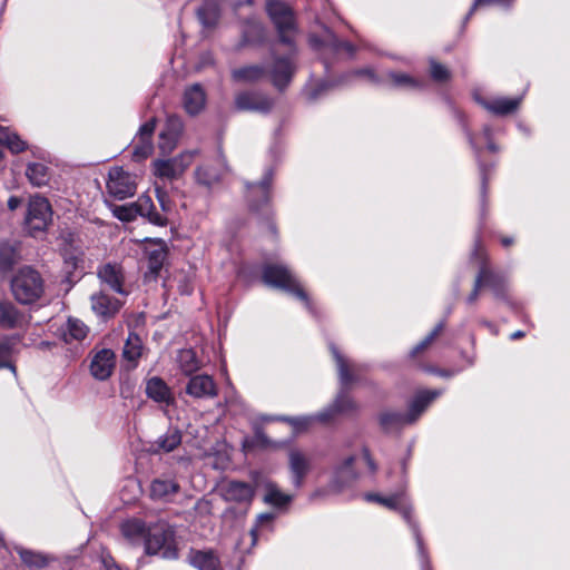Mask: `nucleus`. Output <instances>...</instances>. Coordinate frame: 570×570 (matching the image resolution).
Instances as JSON below:
<instances>
[{
  "mask_svg": "<svg viewBox=\"0 0 570 570\" xmlns=\"http://www.w3.org/2000/svg\"><path fill=\"white\" fill-rule=\"evenodd\" d=\"M444 328V323L443 322H440L434 328L433 331L421 342L419 343L412 351H411V356H415L417 353H420L421 351H423L424 348H426L433 341L434 338L442 332V330Z\"/></svg>",
  "mask_w": 570,
  "mask_h": 570,
  "instance_id": "54",
  "label": "nucleus"
},
{
  "mask_svg": "<svg viewBox=\"0 0 570 570\" xmlns=\"http://www.w3.org/2000/svg\"><path fill=\"white\" fill-rule=\"evenodd\" d=\"M430 75L436 82H444L450 79V70L434 59L430 60Z\"/></svg>",
  "mask_w": 570,
  "mask_h": 570,
  "instance_id": "51",
  "label": "nucleus"
},
{
  "mask_svg": "<svg viewBox=\"0 0 570 570\" xmlns=\"http://www.w3.org/2000/svg\"><path fill=\"white\" fill-rule=\"evenodd\" d=\"M364 499L368 502H376L379 504H382L390 510L397 511L404 518L410 529L412 530V533L416 542L421 570H432L431 560L429 557V552L425 548L419 523L413 519V509L411 504L407 502L405 494L403 492H400L389 497H382L377 493H365Z\"/></svg>",
  "mask_w": 570,
  "mask_h": 570,
  "instance_id": "1",
  "label": "nucleus"
},
{
  "mask_svg": "<svg viewBox=\"0 0 570 570\" xmlns=\"http://www.w3.org/2000/svg\"><path fill=\"white\" fill-rule=\"evenodd\" d=\"M141 350L142 343L140 337L136 333H129L122 351L124 358L136 363L141 356Z\"/></svg>",
  "mask_w": 570,
  "mask_h": 570,
  "instance_id": "43",
  "label": "nucleus"
},
{
  "mask_svg": "<svg viewBox=\"0 0 570 570\" xmlns=\"http://www.w3.org/2000/svg\"><path fill=\"white\" fill-rule=\"evenodd\" d=\"M273 104V99L256 91H242L235 97V106L238 110L267 114L271 111Z\"/></svg>",
  "mask_w": 570,
  "mask_h": 570,
  "instance_id": "16",
  "label": "nucleus"
},
{
  "mask_svg": "<svg viewBox=\"0 0 570 570\" xmlns=\"http://www.w3.org/2000/svg\"><path fill=\"white\" fill-rule=\"evenodd\" d=\"M120 531L130 544H144L149 531V524L147 525L145 521L132 518L120 524Z\"/></svg>",
  "mask_w": 570,
  "mask_h": 570,
  "instance_id": "29",
  "label": "nucleus"
},
{
  "mask_svg": "<svg viewBox=\"0 0 570 570\" xmlns=\"http://www.w3.org/2000/svg\"><path fill=\"white\" fill-rule=\"evenodd\" d=\"M11 291L19 303L32 304L45 292L43 279L39 272L31 267L20 268L11 279Z\"/></svg>",
  "mask_w": 570,
  "mask_h": 570,
  "instance_id": "6",
  "label": "nucleus"
},
{
  "mask_svg": "<svg viewBox=\"0 0 570 570\" xmlns=\"http://www.w3.org/2000/svg\"><path fill=\"white\" fill-rule=\"evenodd\" d=\"M266 13L277 31L278 42L293 47V35L297 31L294 10L283 0H267Z\"/></svg>",
  "mask_w": 570,
  "mask_h": 570,
  "instance_id": "5",
  "label": "nucleus"
},
{
  "mask_svg": "<svg viewBox=\"0 0 570 570\" xmlns=\"http://www.w3.org/2000/svg\"><path fill=\"white\" fill-rule=\"evenodd\" d=\"M153 149V140L138 138V140L135 142L132 155L137 159H145L151 155Z\"/></svg>",
  "mask_w": 570,
  "mask_h": 570,
  "instance_id": "53",
  "label": "nucleus"
},
{
  "mask_svg": "<svg viewBox=\"0 0 570 570\" xmlns=\"http://www.w3.org/2000/svg\"><path fill=\"white\" fill-rule=\"evenodd\" d=\"M230 77L235 82L254 83L266 77V69L262 65H247L233 69Z\"/></svg>",
  "mask_w": 570,
  "mask_h": 570,
  "instance_id": "34",
  "label": "nucleus"
},
{
  "mask_svg": "<svg viewBox=\"0 0 570 570\" xmlns=\"http://www.w3.org/2000/svg\"><path fill=\"white\" fill-rule=\"evenodd\" d=\"M283 421L293 425L297 431L306 430L313 420H316L315 416H284Z\"/></svg>",
  "mask_w": 570,
  "mask_h": 570,
  "instance_id": "56",
  "label": "nucleus"
},
{
  "mask_svg": "<svg viewBox=\"0 0 570 570\" xmlns=\"http://www.w3.org/2000/svg\"><path fill=\"white\" fill-rule=\"evenodd\" d=\"M480 248H481V235L478 234L476 237H475L474 249H473L472 255L476 256Z\"/></svg>",
  "mask_w": 570,
  "mask_h": 570,
  "instance_id": "64",
  "label": "nucleus"
},
{
  "mask_svg": "<svg viewBox=\"0 0 570 570\" xmlns=\"http://www.w3.org/2000/svg\"><path fill=\"white\" fill-rule=\"evenodd\" d=\"M147 554H160L161 558L174 560L178 558L175 543V530L165 520H158L149 524V531L144 542Z\"/></svg>",
  "mask_w": 570,
  "mask_h": 570,
  "instance_id": "4",
  "label": "nucleus"
},
{
  "mask_svg": "<svg viewBox=\"0 0 570 570\" xmlns=\"http://www.w3.org/2000/svg\"><path fill=\"white\" fill-rule=\"evenodd\" d=\"M442 394L441 390H421L410 401L407 411V423L414 424L425 412L430 404Z\"/></svg>",
  "mask_w": 570,
  "mask_h": 570,
  "instance_id": "19",
  "label": "nucleus"
},
{
  "mask_svg": "<svg viewBox=\"0 0 570 570\" xmlns=\"http://www.w3.org/2000/svg\"><path fill=\"white\" fill-rule=\"evenodd\" d=\"M17 553L24 564L30 568H43L47 566V558L39 553L24 548H17Z\"/></svg>",
  "mask_w": 570,
  "mask_h": 570,
  "instance_id": "46",
  "label": "nucleus"
},
{
  "mask_svg": "<svg viewBox=\"0 0 570 570\" xmlns=\"http://www.w3.org/2000/svg\"><path fill=\"white\" fill-rule=\"evenodd\" d=\"M197 150L184 151L167 159H155L151 163V170L155 177L161 180L173 181L179 179L190 166Z\"/></svg>",
  "mask_w": 570,
  "mask_h": 570,
  "instance_id": "8",
  "label": "nucleus"
},
{
  "mask_svg": "<svg viewBox=\"0 0 570 570\" xmlns=\"http://www.w3.org/2000/svg\"><path fill=\"white\" fill-rule=\"evenodd\" d=\"M184 130L183 119L177 115H168L159 132L158 148L161 154H170L177 146Z\"/></svg>",
  "mask_w": 570,
  "mask_h": 570,
  "instance_id": "13",
  "label": "nucleus"
},
{
  "mask_svg": "<svg viewBox=\"0 0 570 570\" xmlns=\"http://www.w3.org/2000/svg\"><path fill=\"white\" fill-rule=\"evenodd\" d=\"M331 87V85L328 83H322L315 90H313L311 94H309V99L311 100H315L320 95L321 92L327 90L328 88Z\"/></svg>",
  "mask_w": 570,
  "mask_h": 570,
  "instance_id": "62",
  "label": "nucleus"
},
{
  "mask_svg": "<svg viewBox=\"0 0 570 570\" xmlns=\"http://www.w3.org/2000/svg\"><path fill=\"white\" fill-rule=\"evenodd\" d=\"M187 559L198 570H223L219 556L212 549H190Z\"/></svg>",
  "mask_w": 570,
  "mask_h": 570,
  "instance_id": "27",
  "label": "nucleus"
},
{
  "mask_svg": "<svg viewBox=\"0 0 570 570\" xmlns=\"http://www.w3.org/2000/svg\"><path fill=\"white\" fill-rule=\"evenodd\" d=\"M156 443L164 452H171L181 443V433L178 429H169Z\"/></svg>",
  "mask_w": 570,
  "mask_h": 570,
  "instance_id": "45",
  "label": "nucleus"
},
{
  "mask_svg": "<svg viewBox=\"0 0 570 570\" xmlns=\"http://www.w3.org/2000/svg\"><path fill=\"white\" fill-rule=\"evenodd\" d=\"M106 188L109 196L122 200L135 195L137 184L131 174L121 167H115L109 170Z\"/></svg>",
  "mask_w": 570,
  "mask_h": 570,
  "instance_id": "10",
  "label": "nucleus"
},
{
  "mask_svg": "<svg viewBox=\"0 0 570 570\" xmlns=\"http://www.w3.org/2000/svg\"><path fill=\"white\" fill-rule=\"evenodd\" d=\"M146 256L148 267L147 274L156 278L159 275L167 257V247L165 242L160 239L148 246L146 248Z\"/></svg>",
  "mask_w": 570,
  "mask_h": 570,
  "instance_id": "30",
  "label": "nucleus"
},
{
  "mask_svg": "<svg viewBox=\"0 0 570 570\" xmlns=\"http://www.w3.org/2000/svg\"><path fill=\"white\" fill-rule=\"evenodd\" d=\"M177 362L180 370L186 375H191L199 368V361L197 360L195 351L191 348L180 350L177 355Z\"/></svg>",
  "mask_w": 570,
  "mask_h": 570,
  "instance_id": "41",
  "label": "nucleus"
},
{
  "mask_svg": "<svg viewBox=\"0 0 570 570\" xmlns=\"http://www.w3.org/2000/svg\"><path fill=\"white\" fill-rule=\"evenodd\" d=\"M480 174H481V219L483 220L485 216L487 210V195H488V187H489V168L480 163L479 164Z\"/></svg>",
  "mask_w": 570,
  "mask_h": 570,
  "instance_id": "50",
  "label": "nucleus"
},
{
  "mask_svg": "<svg viewBox=\"0 0 570 570\" xmlns=\"http://www.w3.org/2000/svg\"><path fill=\"white\" fill-rule=\"evenodd\" d=\"M288 464L292 473V481L295 488L304 484V479L311 471V461L298 450H292L288 454Z\"/></svg>",
  "mask_w": 570,
  "mask_h": 570,
  "instance_id": "26",
  "label": "nucleus"
},
{
  "mask_svg": "<svg viewBox=\"0 0 570 570\" xmlns=\"http://www.w3.org/2000/svg\"><path fill=\"white\" fill-rule=\"evenodd\" d=\"M265 41V28L262 22L255 18H248L242 27V37L237 45L240 50L247 46H261Z\"/></svg>",
  "mask_w": 570,
  "mask_h": 570,
  "instance_id": "22",
  "label": "nucleus"
},
{
  "mask_svg": "<svg viewBox=\"0 0 570 570\" xmlns=\"http://www.w3.org/2000/svg\"><path fill=\"white\" fill-rule=\"evenodd\" d=\"M274 179V169L267 168L263 178L258 183L246 184V198L250 210L258 212L268 205L272 197V184Z\"/></svg>",
  "mask_w": 570,
  "mask_h": 570,
  "instance_id": "11",
  "label": "nucleus"
},
{
  "mask_svg": "<svg viewBox=\"0 0 570 570\" xmlns=\"http://www.w3.org/2000/svg\"><path fill=\"white\" fill-rule=\"evenodd\" d=\"M478 278L482 279V286H488L498 299L509 303L508 284L505 277L490 269L484 264L481 266Z\"/></svg>",
  "mask_w": 570,
  "mask_h": 570,
  "instance_id": "20",
  "label": "nucleus"
},
{
  "mask_svg": "<svg viewBox=\"0 0 570 570\" xmlns=\"http://www.w3.org/2000/svg\"><path fill=\"white\" fill-rule=\"evenodd\" d=\"M481 287H482V279L476 277L475 281H474L473 289H472V292L470 293V295L466 298V302L469 304H472V303H474L478 299L479 292H480Z\"/></svg>",
  "mask_w": 570,
  "mask_h": 570,
  "instance_id": "60",
  "label": "nucleus"
},
{
  "mask_svg": "<svg viewBox=\"0 0 570 570\" xmlns=\"http://www.w3.org/2000/svg\"><path fill=\"white\" fill-rule=\"evenodd\" d=\"M357 410V405L350 396L348 390L341 389L335 400L323 411L315 415L320 422L326 423L334 419L337 414L347 413Z\"/></svg>",
  "mask_w": 570,
  "mask_h": 570,
  "instance_id": "15",
  "label": "nucleus"
},
{
  "mask_svg": "<svg viewBox=\"0 0 570 570\" xmlns=\"http://www.w3.org/2000/svg\"><path fill=\"white\" fill-rule=\"evenodd\" d=\"M186 393L195 399H208L217 395V386L207 374L194 375L186 385Z\"/></svg>",
  "mask_w": 570,
  "mask_h": 570,
  "instance_id": "21",
  "label": "nucleus"
},
{
  "mask_svg": "<svg viewBox=\"0 0 570 570\" xmlns=\"http://www.w3.org/2000/svg\"><path fill=\"white\" fill-rule=\"evenodd\" d=\"M0 144L8 147L13 154L22 153L28 148L27 142L22 140L16 132L11 131L9 127L0 125Z\"/></svg>",
  "mask_w": 570,
  "mask_h": 570,
  "instance_id": "39",
  "label": "nucleus"
},
{
  "mask_svg": "<svg viewBox=\"0 0 570 570\" xmlns=\"http://www.w3.org/2000/svg\"><path fill=\"white\" fill-rule=\"evenodd\" d=\"M116 365V355L110 348H102L92 355L90 373L99 381H105L112 374Z\"/></svg>",
  "mask_w": 570,
  "mask_h": 570,
  "instance_id": "17",
  "label": "nucleus"
},
{
  "mask_svg": "<svg viewBox=\"0 0 570 570\" xmlns=\"http://www.w3.org/2000/svg\"><path fill=\"white\" fill-rule=\"evenodd\" d=\"M324 31H325V39L323 42L318 41V39L315 37L311 38V43L313 46L318 47L322 45H326V46L331 47L334 51L345 50L350 55L354 53L355 48L351 42L340 40L336 37V35L327 27L324 28Z\"/></svg>",
  "mask_w": 570,
  "mask_h": 570,
  "instance_id": "38",
  "label": "nucleus"
},
{
  "mask_svg": "<svg viewBox=\"0 0 570 570\" xmlns=\"http://www.w3.org/2000/svg\"><path fill=\"white\" fill-rule=\"evenodd\" d=\"M28 323L24 313L19 311L10 301H0V328L13 330L23 327Z\"/></svg>",
  "mask_w": 570,
  "mask_h": 570,
  "instance_id": "25",
  "label": "nucleus"
},
{
  "mask_svg": "<svg viewBox=\"0 0 570 570\" xmlns=\"http://www.w3.org/2000/svg\"><path fill=\"white\" fill-rule=\"evenodd\" d=\"M254 0H234L230 2V7L234 11H238L244 6H253Z\"/></svg>",
  "mask_w": 570,
  "mask_h": 570,
  "instance_id": "61",
  "label": "nucleus"
},
{
  "mask_svg": "<svg viewBox=\"0 0 570 570\" xmlns=\"http://www.w3.org/2000/svg\"><path fill=\"white\" fill-rule=\"evenodd\" d=\"M355 460L354 455H350L334 468L331 487L335 491H342L358 479V472L354 468Z\"/></svg>",
  "mask_w": 570,
  "mask_h": 570,
  "instance_id": "18",
  "label": "nucleus"
},
{
  "mask_svg": "<svg viewBox=\"0 0 570 570\" xmlns=\"http://www.w3.org/2000/svg\"><path fill=\"white\" fill-rule=\"evenodd\" d=\"M156 118H151L145 124H142L138 131V138L139 139H150L153 140V135L156 129Z\"/></svg>",
  "mask_w": 570,
  "mask_h": 570,
  "instance_id": "57",
  "label": "nucleus"
},
{
  "mask_svg": "<svg viewBox=\"0 0 570 570\" xmlns=\"http://www.w3.org/2000/svg\"><path fill=\"white\" fill-rule=\"evenodd\" d=\"M92 311L104 320L112 318L120 309L121 304L117 298L99 292L90 297Z\"/></svg>",
  "mask_w": 570,
  "mask_h": 570,
  "instance_id": "28",
  "label": "nucleus"
},
{
  "mask_svg": "<svg viewBox=\"0 0 570 570\" xmlns=\"http://www.w3.org/2000/svg\"><path fill=\"white\" fill-rule=\"evenodd\" d=\"M88 334L87 325L77 318H69L67 323V333L70 338L82 341Z\"/></svg>",
  "mask_w": 570,
  "mask_h": 570,
  "instance_id": "48",
  "label": "nucleus"
},
{
  "mask_svg": "<svg viewBox=\"0 0 570 570\" xmlns=\"http://www.w3.org/2000/svg\"><path fill=\"white\" fill-rule=\"evenodd\" d=\"M269 443L271 442L266 434L262 430H257L252 440L247 444L248 446L267 448Z\"/></svg>",
  "mask_w": 570,
  "mask_h": 570,
  "instance_id": "58",
  "label": "nucleus"
},
{
  "mask_svg": "<svg viewBox=\"0 0 570 570\" xmlns=\"http://www.w3.org/2000/svg\"><path fill=\"white\" fill-rule=\"evenodd\" d=\"M16 340L19 337H4L0 341V368L9 367L13 373H16V367L10 363V357Z\"/></svg>",
  "mask_w": 570,
  "mask_h": 570,
  "instance_id": "47",
  "label": "nucleus"
},
{
  "mask_svg": "<svg viewBox=\"0 0 570 570\" xmlns=\"http://www.w3.org/2000/svg\"><path fill=\"white\" fill-rule=\"evenodd\" d=\"M26 177L33 187H42L50 180V169L41 163H29L26 168Z\"/></svg>",
  "mask_w": 570,
  "mask_h": 570,
  "instance_id": "37",
  "label": "nucleus"
},
{
  "mask_svg": "<svg viewBox=\"0 0 570 570\" xmlns=\"http://www.w3.org/2000/svg\"><path fill=\"white\" fill-rule=\"evenodd\" d=\"M355 75L365 77L370 83L376 86L413 90L423 88L421 80L404 72L387 71L377 75L373 69L364 68L356 70Z\"/></svg>",
  "mask_w": 570,
  "mask_h": 570,
  "instance_id": "9",
  "label": "nucleus"
},
{
  "mask_svg": "<svg viewBox=\"0 0 570 570\" xmlns=\"http://www.w3.org/2000/svg\"><path fill=\"white\" fill-rule=\"evenodd\" d=\"M179 489L175 480L156 479L150 484V497L155 500L169 501Z\"/></svg>",
  "mask_w": 570,
  "mask_h": 570,
  "instance_id": "36",
  "label": "nucleus"
},
{
  "mask_svg": "<svg viewBox=\"0 0 570 570\" xmlns=\"http://www.w3.org/2000/svg\"><path fill=\"white\" fill-rule=\"evenodd\" d=\"M156 197L161 207V212L159 214L167 215L173 209V202L170 200L167 191L158 186H156ZM167 218V216H165Z\"/></svg>",
  "mask_w": 570,
  "mask_h": 570,
  "instance_id": "55",
  "label": "nucleus"
},
{
  "mask_svg": "<svg viewBox=\"0 0 570 570\" xmlns=\"http://www.w3.org/2000/svg\"><path fill=\"white\" fill-rule=\"evenodd\" d=\"M218 166L209 164L202 165L195 170V178L198 184L210 187L222 178L223 170L226 169V160L223 154L219 155Z\"/></svg>",
  "mask_w": 570,
  "mask_h": 570,
  "instance_id": "31",
  "label": "nucleus"
},
{
  "mask_svg": "<svg viewBox=\"0 0 570 570\" xmlns=\"http://www.w3.org/2000/svg\"><path fill=\"white\" fill-rule=\"evenodd\" d=\"M112 214L121 222H132L137 216L146 218L150 224L156 226H166L168 219L165 215L159 214L150 196L141 195L135 203L127 205H116Z\"/></svg>",
  "mask_w": 570,
  "mask_h": 570,
  "instance_id": "7",
  "label": "nucleus"
},
{
  "mask_svg": "<svg viewBox=\"0 0 570 570\" xmlns=\"http://www.w3.org/2000/svg\"><path fill=\"white\" fill-rule=\"evenodd\" d=\"M479 105L497 116H507L514 112L521 102V98H495L491 101L475 97Z\"/></svg>",
  "mask_w": 570,
  "mask_h": 570,
  "instance_id": "32",
  "label": "nucleus"
},
{
  "mask_svg": "<svg viewBox=\"0 0 570 570\" xmlns=\"http://www.w3.org/2000/svg\"><path fill=\"white\" fill-rule=\"evenodd\" d=\"M296 45L287 47L286 53H279L276 43H273L269 49L271 62L265 67L266 76H268L273 86L279 90H285L294 75L296 73Z\"/></svg>",
  "mask_w": 570,
  "mask_h": 570,
  "instance_id": "3",
  "label": "nucleus"
},
{
  "mask_svg": "<svg viewBox=\"0 0 570 570\" xmlns=\"http://www.w3.org/2000/svg\"><path fill=\"white\" fill-rule=\"evenodd\" d=\"M17 259L16 247L9 243L0 244V266L3 269L11 268Z\"/></svg>",
  "mask_w": 570,
  "mask_h": 570,
  "instance_id": "49",
  "label": "nucleus"
},
{
  "mask_svg": "<svg viewBox=\"0 0 570 570\" xmlns=\"http://www.w3.org/2000/svg\"><path fill=\"white\" fill-rule=\"evenodd\" d=\"M453 114H454V117L456 118V120L461 124V126H462V128H463V130H464V132L466 135V138H468V140L470 142V146L472 147V149L475 153L476 158H479L481 148L475 144L473 135H472V132L468 128L466 117H465L464 112H462L461 110L454 108L453 109Z\"/></svg>",
  "mask_w": 570,
  "mask_h": 570,
  "instance_id": "52",
  "label": "nucleus"
},
{
  "mask_svg": "<svg viewBox=\"0 0 570 570\" xmlns=\"http://www.w3.org/2000/svg\"><path fill=\"white\" fill-rule=\"evenodd\" d=\"M51 206L45 197L35 196L30 199L26 225L30 233L43 232L51 220Z\"/></svg>",
  "mask_w": 570,
  "mask_h": 570,
  "instance_id": "12",
  "label": "nucleus"
},
{
  "mask_svg": "<svg viewBox=\"0 0 570 570\" xmlns=\"http://www.w3.org/2000/svg\"><path fill=\"white\" fill-rule=\"evenodd\" d=\"M262 279L264 284L285 291L304 303L308 312L317 316L316 309L311 302L307 293L301 286V283L292 271L283 264H266L262 269Z\"/></svg>",
  "mask_w": 570,
  "mask_h": 570,
  "instance_id": "2",
  "label": "nucleus"
},
{
  "mask_svg": "<svg viewBox=\"0 0 570 570\" xmlns=\"http://www.w3.org/2000/svg\"><path fill=\"white\" fill-rule=\"evenodd\" d=\"M21 203H22V199L20 197L11 196L8 199V207L10 210H14L21 205Z\"/></svg>",
  "mask_w": 570,
  "mask_h": 570,
  "instance_id": "63",
  "label": "nucleus"
},
{
  "mask_svg": "<svg viewBox=\"0 0 570 570\" xmlns=\"http://www.w3.org/2000/svg\"><path fill=\"white\" fill-rule=\"evenodd\" d=\"M101 563L105 570H120V567L109 553L101 554Z\"/></svg>",
  "mask_w": 570,
  "mask_h": 570,
  "instance_id": "59",
  "label": "nucleus"
},
{
  "mask_svg": "<svg viewBox=\"0 0 570 570\" xmlns=\"http://www.w3.org/2000/svg\"><path fill=\"white\" fill-rule=\"evenodd\" d=\"M183 102L185 110L189 115H198L204 109L206 104L205 90L199 83H194L193 86L186 88Z\"/></svg>",
  "mask_w": 570,
  "mask_h": 570,
  "instance_id": "33",
  "label": "nucleus"
},
{
  "mask_svg": "<svg viewBox=\"0 0 570 570\" xmlns=\"http://www.w3.org/2000/svg\"><path fill=\"white\" fill-rule=\"evenodd\" d=\"M97 275L114 292L121 295L128 294L124 289L125 276L120 265L107 263L98 268Z\"/></svg>",
  "mask_w": 570,
  "mask_h": 570,
  "instance_id": "24",
  "label": "nucleus"
},
{
  "mask_svg": "<svg viewBox=\"0 0 570 570\" xmlns=\"http://www.w3.org/2000/svg\"><path fill=\"white\" fill-rule=\"evenodd\" d=\"M197 17L204 27H214L219 19V8L216 3L206 1L197 9Z\"/></svg>",
  "mask_w": 570,
  "mask_h": 570,
  "instance_id": "42",
  "label": "nucleus"
},
{
  "mask_svg": "<svg viewBox=\"0 0 570 570\" xmlns=\"http://www.w3.org/2000/svg\"><path fill=\"white\" fill-rule=\"evenodd\" d=\"M293 500V497L279 491L275 484H267L264 501L276 508H283Z\"/></svg>",
  "mask_w": 570,
  "mask_h": 570,
  "instance_id": "44",
  "label": "nucleus"
},
{
  "mask_svg": "<svg viewBox=\"0 0 570 570\" xmlns=\"http://www.w3.org/2000/svg\"><path fill=\"white\" fill-rule=\"evenodd\" d=\"M145 393L148 399L166 406H169L175 402L171 389L159 376H153L146 381Z\"/></svg>",
  "mask_w": 570,
  "mask_h": 570,
  "instance_id": "23",
  "label": "nucleus"
},
{
  "mask_svg": "<svg viewBox=\"0 0 570 570\" xmlns=\"http://www.w3.org/2000/svg\"><path fill=\"white\" fill-rule=\"evenodd\" d=\"M219 492L226 502L249 504L253 501L255 489L248 482L229 480L220 485Z\"/></svg>",
  "mask_w": 570,
  "mask_h": 570,
  "instance_id": "14",
  "label": "nucleus"
},
{
  "mask_svg": "<svg viewBox=\"0 0 570 570\" xmlns=\"http://www.w3.org/2000/svg\"><path fill=\"white\" fill-rule=\"evenodd\" d=\"M379 424L385 433L393 431H401L404 426L410 425L407 423L406 413L385 410L379 414Z\"/></svg>",
  "mask_w": 570,
  "mask_h": 570,
  "instance_id": "35",
  "label": "nucleus"
},
{
  "mask_svg": "<svg viewBox=\"0 0 570 570\" xmlns=\"http://www.w3.org/2000/svg\"><path fill=\"white\" fill-rule=\"evenodd\" d=\"M332 354L336 361L337 367H338V377L341 382V389L348 390V385L354 381V376L352 372L350 371V367L347 365L346 360L344 356L340 353L336 346L331 345Z\"/></svg>",
  "mask_w": 570,
  "mask_h": 570,
  "instance_id": "40",
  "label": "nucleus"
}]
</instances>
